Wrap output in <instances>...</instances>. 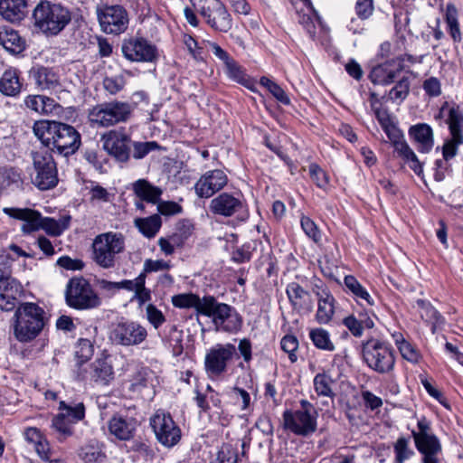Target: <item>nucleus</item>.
<instances>
[{
    "instance_id": "3c124183",
    "label": "nucleus",
    "mask_w": 463,
    "mask_h": 463,
    "mask_svg": "<svg viewBox=\"0 0 463 463\" xmlns=\"http://www.w3.org/2000/svg\"><path fill=\"white\" fill-rule=\"evenodd\" d=\"M238 449L231 444H223L217 453L216 463H238Z\"/></svg>"
},
{
    "instance_id": "338daca9",
    "label": "nucleus",
    "mask_w": 463,
    "mask_h": 463,
    "mask_svg": "<svg viewBox=\"0 0 463 463\" xmlns=\"http://www.w3.org/2000/svg\"><path fill=\"white\" fill-rule=\"evenodd\" d=\"M304 232L315 242H318L321 239L320 232L317 224L307 216H303L300 221Z\"/></svg>"
},
{
    "instance_id": "0eeeda50",
    "label": "nucleus",
    "mask_w": 463,
    "mask_h": 463,
    "mask_svg": "<svg viewBox=\"0 0 463 463\" xmlns=\"http://www.w3.org/2000/svg\"><path fill=\"white\" fill-rule=\"evenodd\" d=\"M66 304L77 310H87L98 307L101 301L91 284L85 278H71L65 289Z\"/></svg>"
},
{
    "instance_id": "6e6d98bb",
    "label": "nucleus",
    "mask_w": 463,
    "mask_h": 463,
    "mask_svg": "<svg viewBox=\"0 0 463 463\" xmlns=\"http://www.w3.org/2000/svg\"><path fill=\"white\" fill-rule=\"evenodd\" d=\"M93 345L89 339L81 338L78 341L75 355L79 359V363L87 362L93 355Z\"/></svg>"
},
{
    "instance_id": "774afa93",
    "label": "nucleus",
    "mask_w": 463,
    "mask_h": 463,
    "mask_svg": "<svg viewBox=\"0 0 463 463\" xmlns=\"http://www.w3.org/2000/svg\"><path fill=\"white\" fill-rule=\"evenodd\" d=\"M224 65L226 73L231 79L239 83H242L245 81V74L241 67L232 58Z\"/></svg>"
},
{
    "instance_id": "0e129e2a",
    "label": "nucleus",
    "mask_w": 463,
    "mask_h": 463,
    "mask_svg": "<svg viewBox=\"0 0 463 463\" xmlns=\"http://www.w3.org/2000/svg\"><path fill=\"white\" fill-rule=\"evenodd\" d=\"M146 318L149 323L157 329L165 322V317L162 311L159 310L155 305L148 304L146 308Z\"/></svg>"
},
{
    "instance_id": "c756f323",
    "label": "nucleus",
    "mask_w": 463,
    "mask_h": 463,
    "mask_svg": "<svg viewBox=\"0 0 463 463\" xmlns=\"http://www.w3.org/2000/svg\"><path fill=\"white\" fill-rule=\"evenodd\" d=\"M26 14V0H0V14L6 21L19 23Z\"/></svg>"
},
{
    "instance_id": "72a5a7b5",
    "label": "nucleus",
    "mask_w": 463,
    "mask_h": 463,
    "mask_svg": "<svg viewBox=\"0 0 463 463\" xmlns=\"http://www.w3.org/2000/svg\"><path fill=\"white\" fill-rule=\"evenodd\" d=\"M22 90L19 72L16 69L6 70L0 78V92L5 96L15 97Z\"/></svg>"
},
{
    "instance_id": "2f4dec72",
    "label": "nucleus",
    "mask_w": 463,
    "mask_h": 463,
    "mask_svg": "<svg viewBox=\"0 0 463 463\" xmlns=\"http://www.w3.org/2000/svg\"><path fill=\"white\" fill-rule=\"evenodd\" d=\"M0 44L13 55L22 53L26 48L25 40L19 35L18 32L8 27L0 30Z\"/></svg>"
},
{
    "instance_id": "dca6fc26",
    "label": "nucleus",
    "mask_w": 463,
    "mask_h": 463,
    "mask_svg": "<svg viewBox=\"0 0 463 463\" xmlns=\"http://www.w3.org/2000/svg\"><path fill=\"white\" fill-rule=\"evenodd\" d=\"M383 129L392 144L398 156L402 157L406 164L409 165V167L417 175H420L423 171L422 163L420 162L415 153L405 141L402 132L396 127L393 122L383 128Z\"/></svg>"
},
{
    "instance_id": "052dcab7",
    "label": "nucleus",
    "mask_w": 463,
    "mask_h": 463,
    "mask_svg": "<svg viewBox=\"0 0 463 463\" xmlns=\"http://www.w3.org/2000/svg\"><path fill=\"white\" fill-rule=\"evenodd\" d=\"M397 348L403 359L412 364H417L420 361V354L419 351L410 342H399Z\"/></svg>"
},
{
    "instance_id": "a878e982",
    "label": "nucleus",
    "mask_w": 463,
    "mask_h": 463,
    "mask_svg": "<svg viewBox=\"0 0 463 463\" xmlns=\"http://www.w3.org/2000/svg\"><path fill=\"white\" fill-rule=\"evenodd\" d=\"M36 88L40 90H53L60 85V79L53 69L43 65L33 66L29 71Z\"/></svg>"
},
{
    "instance_id": "f8f14e48",
    "label": "nucleus",
    "mask_w": 463,
    "mask_h": 463,
    "mask_svg": "<svg viewBox=\"0 0 463 463\" xmlns=\"http://www.w3.org/2000/svg\"><path fill=\"white\" fill-rule=\"evenodd\" d=\"M98 19L104 33L115 35L126 32L129 24L128 11L119 5H105L98 9Z\"/></svg>"
},
{
    "instance_id": "423d86ee",
    "label": "nucleus",
    "mask_w": 463,
    "mask_h": 463,
    "mask_svg": "<svg viewBox=\"0 0 463 463\" xmlns=\"http://www.w3.org/2000/svg\"><path fill=\"white\" fill-rule=\"evenodd\" d=\"M92 248L95 263L103 269H111L117 255L125 250V238L119 232L101 233L95 237Z\"/></svg>"
},
{
    "instance_id": "4c0bfd02",
    "label": "nucleus",
    "mask_w": 463,
    "mask_h": 463,
    "mask_svg": "<svg viewBox=\"0 0 463 463\" xmlns=\"http://www.w3.org/2000/svg\"><path fill=\"white\" fill-rule=\"evenodd\" d=\"M135 226L146 238H154L162 226V220L159 214H153L146 218L135 219Z\"/></svg>"
},
{
    "instance_id": "473e14b6",
    "label": "nucleus",
    "mask_w": 463,
    "mask_h": 463,
    "mask_svg": "<svg viewBox=\"0 0 463 463\" xmlns=\"http://www.w3.org/2000/svg\"><path fill=\"white\" fill-rule=\"evenodd\" d=\"M134 194L146 203L156 204L160 200L163 190L152 184L146 179H138L132 184Z\"/></svg>"
},
{
    "instance_id": "6e6552de",
    "label": "nucleus",
    "mask_w": 463,
    "mask_h": 463,
    "mask_svg": "<svg viewBox=\"0 0 463 463\" xmlns=\"http://www.w3.org/2000/svg\"><path fill=\"white\" fill-rule=\"evenodd\" d=\"M34 175L33 184L42 191L55 187L59 182L58 170L52 154L46 148H39L31 153Z\"/></svg>"
},
{
    "instance_id": "c03bdc74",
    "label": "nucleus",
    "mask_w": 463,
    "mask_h": 463,
    "mask_svg": "<svg viewBox=\"0 0 463 463\" xmlns=\"http://www.w3.org/2000/svg\"><path fill=\"white\" fill-rule=\"evenodd\" d=\"M415 446L420 453L439 452L441 446L438 438L434 434H430L420 438L414 439Z\"/></svg>"
},
{
    "instance_id": "b1692460",
    "label": "nucleus",
    "mask_w": 463,
    "mask_h": 463,
    "mask_svg": "<svg viewBox=\"0 0 463 463\" xmlns=\"http://www.w3.org/2000/svg\"><path fill=\"white\" fill-rule=\"evenodd\" d=\"M286 294L293 308L298 312L308 311L313 308V301L310 293L298 282H290L287 285Z\"/></svg>"
},
{
    "instance_id": "680f3d73",
    "label": "nucleus",
    "mask_w": 463,
    "mask_h": 463,
    "mask_svg": "<svg viewBox=\"0 0 463 463\" xmlns=\"http://www.w3.org/2000/svg\"><path fill=\"white\" fill-rule=\"evenodd\" d=\"M145 284V274H139L137 276V289L135 290V298L137 299L140 306L151 299V291L146 288Z\"/></svg>"
},
{
    "instance_id": "ddd939ff",
    "label": "nucleus",
    "mask_w": 463,
    "mask_h": 463,
    "mask_svg": "<svg viewBox=\"0 0 463 463\" xmlns=\"http://www.w3.org/2000/svg\"><path fill=\"white\" fill-rule=\"evenodd\" d=\"M245 208L246 205L241 197L228 192L219 194L209 203L212 214L224 218L236 216L242 221L248 216Z\"/></svg>"
},
{
    "instance_id": "393cba45",
    "label": "nucleus",
    "mask_w": 463,
    "mask_h": 463,
    "mask_svg": "<svg viewBox=\"0 0 463 463\" xmlns=\"http://www.w3.org/2000/svg\"><path fill=\"white\" fill-rule=\"evenodd\" d=\"M213 322L217 329H222L225 332H233L241 328V319L234 309L223 303L219 307V311L213 318Z\"/></svg>"
},
{
    "instance_id": "f3484780",
    "label": "nucleus",
    "mask_w": 463,
    "mask_h": 463,
    "mask_svg": "<svg viewBox=\"0 0 463 463\" xmlns=\"http://www.w3.org/2000/svg\"><path fill=\"white\" fill-rule=\"evenodd\" d=\"M282 416L284 429L295 435L307 437L317 430V411L309 413L296 410H286Z\"/></svg>"
},
{
    "instance_id": "e433bc0d",
    "label": "nucleus",
    "mask_w": 463,
    "mask_h": 463,
    "mask_svg": "<svg viewBox=\"0 0 463 463\" xmlns=\"http://www.w3.org/2000/svg\"><path fill=\"white\" fill-rule=\"evenodd\" d=\"M71 219V215H63L59 220L51 217H43L41 229L48 235L57 237L69 228Z\"/></svg>"
},
{
    "instance_id": "de8ad7c7",
    "label": "nucleus",
    "mask_w": 463,
    "mask_h": 463,
    "mask_svg": "<svg viewBox=\"0 0 463 463\" xmlns=\"http://www.w3.org/2000/svg\"><path fill=\"white\" fill-rule=\"evenodd\" d=\"M22 184L21 173L14 167H5L0 172V184L8 187L15 184L17 187Z\"/></svg>"
},
{
    "instance_id": "39448f33",
    "label": "nucleus",
    "mask_w": 463,
    "mask_h": 463,
    "mask_svg": "<svg viewBox=\"0 0 463 463\" xmlns=\"http://www.w3.org/2000/svg\"><path fill=\"white\" fill-rule=\"evenodd\" d=\"M132 112L133 107L130 103L113 100L94 106L90 109L88 118L92 125L109 128L127 122Z\"/></svg>"
},
{
    "instance_id": "412c9836",
    "label": "nucleus",
    "mask_w": 463,
    "mask_h": 463,
    "mask_svg": "<svg viewBox=\"0 0 463 463\" xmlns=\"http://www.w3.org/2000/svg\"><path fill=\"white\" fill-rule=\"evenodd\" d=\"M403 70L404 60L397 57L374 66L369 73V79L373 84L389 85L394 82Z\"/></svg>"
},
{
    "instance_id": "bf43d9fd",
    "label": "nucleus",
    "mask_w": 463,
    "mask_h": 463,
    "mask_svg": "<svg viewBox=\"0 0 463 463\" xmlns=\"http://www.w3.org/2000/svg\"><path fill=\"white\" fill-rule=\"evenodd\" d=\"M125 85L126 80L122 75L105 77L103 80V87L110 95L118 94L124 89Z\"/></svg>"
},
{
    "instance_id": "79ce46f5",
    "label": "nucleus",
    "mask_w": 463,
    "mask_h": 463,
    "mask_svg": "<svg viewBox=\"0 0 463 463\" xmlns=\"http://www.w3.org/2000/svg\"><path fill=\"white\" fill-rule=\"evenodd\" d=\"M172 303L175 307L179 308H195L196 312L199 313V309L202 304V298L195 294H179L172 298Z\"/></svg>"
},
{
    "instance_id": "7c9ffc66",
    "label": "nucleus",
    "mask_w": 463,
    "mask_h": 463,
    "mask_svg": "<svg viewBox=\"0 0 463 463\" xmlns=\"http://www.w3.org/2000/svg\"><path fill=\"white\" fill-rule=\"evenodd\" d=\"M409 135L417 144L420 152L428 153L431 150L434 144L433 132L428 124L420 123L411 127Z\"/></svg>"
},
{
    "instance_id": "4d7b16f0",
    "label": "nucleus",
    "mask_w": 463,
    "mask_h": 463,
    "mask_svg": "<svg viewBox=\"0 0 463 463\" xmlns=\"http://www.w3.org/2000/svg\"><path fill=\"white\" fill-rule=\"evenodd\" d=\"M409 91H410L409 78L403 77L389 91V98L392 100H396V99L403 100L407 98Z\"/></svg>"
},
{
    "instance_id": "a18cd8bd",
    "label": "nucleus",
    "mask_w": 463,
    "mask_h": 463,
    "mask_svg": "<svg viewBox=\"0 0 463 463\" xmlns=\"http://www.w3.org/2000/svg\"><path fill=\"white\" fill-rule=\"evenodd\" d=\"M446 22L449 28V33L455 42H460L461 33L458 22V11L453 5L449 4L446 9Z\"/></svg>"
},
{
    "instance_id": "58836bf2",
    "label": "nucleus",
    "mask_w": 463,
    "mask_h": 463,
    "mask_svg": "<svg viewBox=\"0 0 463 463\" xmlns=\"http://www.w3.org/2000/svg\"><path fill=\"white\" fill-rule=\"evenodd\" d=\"M346 288L354 295V298L360 302L364 301L369 306L374 305L373 298L370 296L368 291L361 285L355 277L347 275L344 279Z\"/></svg>"
},
{
    "instance_id": "603ef678",
    "label": "nucleus",
    "mask_w": 463,
    "mask_h": 463,
    "mask_svg": "<svg viewBox=\"0 0 463 463\" xmlns=\"http://www.w3.org/2000/svg\"><path fill=\"white\" fill-rule=\"evenodd\" d=\"M223 303H220L213 296H204L202 298V304L199 309V313L205 317H211L212 319L216 316L219 311V307Z\"/></svg>"
},
{
    "instance_id": "f03ea898",
    "label": "nucleus",
    "mask_w": 463,
    "mask_h": 463,
    "mask_svg": "<svg viewBox=\"0 0 463 463\" xmlns=\"http://www.w3.org/2000/svg\"><path fill=\"white\" fill-rule=\"evenodd\" d=\"M34 26L47 36H55L71 21V10L60 3L41 0L33 9Z\"/></svg>"
},
{
    "instance_id": "13d9d810",
    "label": "nucleus",
    "mask_w": 463,
    "mask_h": 463,
    "mask_svg": "<svg viewBox=\"0 0 463 463\" xmlns=\"http://www.w3.org/2000/svg\"><path fill=\"white\" fill-rule=\"evenodd\" d=\"M418 303L422 305L423 312L421 313V317L432 324V330L434 331L436 326L443 323L442 316L432 306L425 305L423 301H419Z\"/></svg>"
},
{
    "instance_id": "f704fd0d",
    "label": "nucleus",
    "mask_w": 463,
    "mask_h": 463,
    "mask_svg": "<svg viewBox=\"0 0 463 463\" xmlns=\"http://www.w3.org/2000/svg\"><path fill=\"white\" fill-rule=\"evenodd\" d=\"M73 423L65 413H59L52 418V430L59 441H63L73 435Z\"/></svg>"
},
{
    "instance_id": "5701e85b",
    "label": "nucleus",
    "mask_w": 463,
    "mask_h": 463,
    "mask_svg": "<svg viewBox=\"0 0 463 463\" xmlns=\"http://www.w3.org/2000/svg\"><path fill=\"white\" fill-rule=\"evenodd\" d=\"M4 213L8 216L24 222L21 230L29 234L41 230L42 214L30 208H4Z\"/></svg>"
},
{
    "instance_id": "a19ab883",
    "label": "nucleus",
    "mask_w": 463,
    "mask_h": 463,
    "mask_svg": "<svg viewBox=\"0 0 463 463\" xmlns=\"http://www.w3.org/2000/svg\"><path fill=\"white\" fill-rule=\"evenodd\" d=\"M309 337L317 348L328 352L335 350V345L331 341L329 333L326 329H312L309 332Z\"/></svg>"
},
{
    "instance_id": "9d476101",
    "label": "nucleus",
    "mask_w": 463,
    "mask_h": 463,
    "mask_svg": "<svg viewBox=\"0 0 463 463\" xmlns=\"http://www.w3.org/2000/svg\"><path fill=\"white\" fill-rule=\"evenodd\" d=\"M150 426L157 441L166 448L174 447L181 439V430L168 412L157 411L150 418Z\"/></svg>"
},
{
    "instance_id": "f257e3e1",
    "label": "nucleus",
    "mask_w": 463,
    "mask_h": 463,
    "mask_svg": "<svg viewBox=\"0 0 463 463\" xmlns=\"http://www.w3.org/2000/svg\"><path fill=\"white\" fill-rule=\"evenodd\" d=\"M33 130L43 146L51 153L68 157L81 145L80 134L73 126L55 120H37Z\"/></svg>"
},
{
    "instance_id": "c85d7f7f",
    "label": "nucleus",
    "mask_w": 463,
    "mask_h": 463,
    "mask_svg": "<svg viewBox=\"0 0 463 463\" xmlns=\"http://www.w3.org/2000/svg\"><path fill=\"white\" fill-rule=\"evenodd\" d=\"M114 374L111 361L108 357L96 359L90 364V377L96 384H109L114 379Z\"/></svg>"
},
{
    "instance_id": "1a4fd4ad",
    "label": "nucleus",
    "mask_w": 463,
    "mask_h": 463,
    "mask_svg": "<svg viewBox=\"0 0 463 463\" xmlns=\"http://www.w3.org/2000/svg\"><path fill=\"white\" fill-rule=\"evenodd\" d=\"M436 118H445V123L450 131L451 137L445 141L442 147L443 157L448 161L455 156L458 145L462 143L460 107L455 103L445 101Z\"/></svg>"
},
{
    "instance_id": "9b49d317",
    "label": "nucleus",
    "mask_w": 463,
    "mask_h": 463,
    "mask_svg": "<svg viewBox=\"0 0 463 463\" xmlns=\"http://www.w3.org/2000/svg\"><path fill=\"white\" fill-rule=\"evenodd\" d=\"M198 11L213 30L227 33L232 29V16L220 0H200Z\"/></svg>"
},
{
    "instance_id": "37998d69",
    "label": "nucleus",
    "mask_w": 463,
    "mask_h": 463,
    "mask_svg": "<svg viewBox=\"0 0 463 463\" xmlns=\"http://www.w3.org/2000/svg\"><path fill=\"white\" fill-rule=\"evenodd\" d=\"M334 381L326 373H317L314 377V388L318 396L333 397L335 395L332 390Z\"/></svg>"
},
{
    "instance_id": "5fc2aeb1",
    "label": "nucleus",
    "mask_w": 463,
    "mask_h": 463,
    "mask_svg": "<svg viewBox=\"0 0 463 463\" xmlns=\"http://www.w3.org/2000/svg\"><path fill=\"white\" fill-rule=\"evenodd\" d=\"M59 409L66 411V416L71 419L73 424L83 420L85 417V406L82 402L75 406H68L64 402H61Z\"/></svg>"
},
{
    "instance_id": "7ed1b4c3",
    "label": "nucleus",
    "mask_w": 463,
    "mask_h": 463,
    "mask_svg": "<svg viewBox=\"0 0 463 463\" xmlns=\"http://www.w3.org/2000/svg\"><path fill=\"white\" fill-rule=\"evenodd\" d=\"M14 318V334L21 343L35 339L48 322L44 309L33 302L21 303L15 309Z\"/></svg>"
},
{
    "instance_id": "4468645a",
    "label": "nucleus",
    "mask_w": 463,
    "mask_h": 463,
    "mask_svg": "<svg viewBox=\"0 0 463 463\" xmlns=\"http://www.w3.org/2000/svg\"><path fill=\"white\" fill-rule=\"evenodd\" d=\"M121 52L132 62H154L158 53L156 45L143 37H129L122 41Z\"/></svg>"
},
{
    "instance_id": "864d4df0",
    "label": "nucleus",
    "mask_w": 463,
    "mask_h": 463,
    "mask_svg": "<svg viewBox=\"0 0 463 463\" xmlns=\"http://www.w3.org/2000/svg\"><path fill=\"white\" fill-rule=\"evenodd\" d=\"M281 349L288 354V359L291 363H295L298 360L296 352L298 348V340L293 335H286L280 341Z\"/></svg>"
},
{
    "instance_id": "2eb2a0df",
    "label": "nucleus",
    "mask_w": 463,
    "mask_h": 463,
    "mask_svg": "<svg viewBox=\"0 0 463 463\" xmlns=\"http://www.w3.org/2000/svg\"><path fill=\"white\" fill-rule=\"evenodd\" d=\"M146 337V328L134 321L118 322L111 329L109 335V338L114 344L123 346L138 345Z\"/></svg>"
},
{
    "instance_id": "a211bd4d",
    "label": "nucleus",
    "mask_w": 463,
    "mask_h": 463,
    "mask_svg": "<svg viewBox=\"0 0 463 463\" xmlns=\"http://www.w3.org/2000/svg\"><path fill=\"white\" fill-rule=\"evenodd\" d=\"M236 354V347L232 344H218L211 348L204 358V367L207 374L217 377L227 370L228 363Z\"/></svg>"
},
{
    "instance_id": "bb28decb",
    "label": "nucleus",
    "mask_w": 463,
    "mask_h": 463,
    "mask_svg": "<svg viewBox=\"0 0 463 463\" xmlns=\"http://www.w3.org/2000/svg\"><path fill=\"white\" fill-rule=\"evenodd\" d=\"M137 420L134 418L116 414L109 420V430L120 440H129L134 437Z\"/></svg>"
},
{
    "instance_id": "aec40b11",
    "label": "nucleus",
    "mask_w": 463,
    "mask_h": 463,
    "mask_svg": "<svg viewBox=\"0 0 463 463\" xmlns=\"http://www.w3.org/2000/svg\"><path fill=\"white\" fill-rule=\"evenodd\" d=\"M228 184L226 174L220 169L205 172L194 184L195 194L200 198H210Z\"/></svg>"
},
{
    "instance_id": "49530a36",
    "label": "nucleus",
    "mask_w": 463,
    "mask_h": 463,
    "mask_svg": "<svg viewBox=\"0 0 463 463\" xmlns=\"http://www.w3.org/2000/svg\"><path fill=\"white\" fill-rule=\"evenodd\" d=\"M260 84L267 88V90L272 94V96L283 105H289L290 99L284 91V90L276 82L267 77L260 79Z\"/></svg>"
},
{
    "instance_id": "c9c22d12",
    "label": "nucleus",
    "mask_w": 463,
    "mask_h": 463,
    "mask_svg": "<svg viewBox=\"0 0 463 463\" xmlns=\"http://www.w3.org/2000/svg\"><path fill=\"white\" fill-rule=\"evenodd\" d=\"M78 455L85 463H102L106 459L102 446L96 440H91L82 446Z\"/></svg>"
},
{
    "instance_id": "4be33fe9",
    "label": "nucleus",
    "mask_w": 463,
    "mask_h": 463,
    "mask_svg": "<svg viewBox=\"0 0 463 463\" xmlns=\"http://www.w3.org/2000/svg\"><path fill=\"white\" fill-rule=\"evenodd\" d=\"M21 291V285L10 277L8 273L0 274V308L5 311L14 309L18 303L17 296Z\"/></svg>"
},
{
    "instance_id": "8fccbe9b",
    "label": "nucleus",
    "mask_w": 463,
    "mask_h": 463,
    "mask_svg": "<svg viewBox=\"0 0 463 463\" xmlns=\"http://www.w3.org/2000/svg\"><path fill=\"white\" fill-rule=\"evenodd\" d=\"M395 462L403 463L413 455V451L409 449V439L400 437L394 444Z\"/></svg>"
},
{
    "instance_id": "e2e57ef3",
    "label": "nucleus",
    "mask_w": 463,
    "mask_h": 463,
    "mask_svg": "<svg viewBox=\"0 0 463 463\" xmlns=\"http://www.w3.org/2000/svg\"><path fill=\"white\" fill-rule=\"evenodd\" d=\"M309 175L318 187L326 188L328 184L329 177L318 165L311 164L309 165Z\"/></svg>"
},
{
    "instance_id": "69168bd1",
    "label": "nucleus",
    "mask_w": 463,
    "mask_h": 463,
    "mask_svg": "<svg viewBox=\"0 0 463 463\" xmlns=\"http://www.w3.org/2000/svg\"><path fill=\"white\" fill-rule=\"evenodd\" d=\"M183 43L187 48L189 53L192 55V57L200 61H203V48L198 45L197 41L189 34H184L183 36Z\"/></svg>"
},
{
    "instance_id": "20e7f679",
    "label": "nucleus",
    "mask_w": 463,
    "mask_h": 463,
    "mask_svg": "<svg viewBox=\"0 0 463 463\" xmlns=\"http://www.w3.org/2000/svg\"><path fill=\"white\" fill-rule=\"evenodd\" d=\"M363 361L379 374H390L395 366L394 349L388 342L370 337L361 343Z\"/></svg>"
},
{
    "instance_id": "ea45409f",
    "label": "nucleus",
    "mask_w": 463,
    "mask_h": 463,
    "mask_svg": "<svg viewBox=\"0 0 463 463\" xmlns=\"http://www.w3.org/2000/svg\"><path fill=\"white\" fill-rule=\"evenodd\" d=\"M343 324L355 337H360L363 335L364 328L371 329L374 326V322L370 317H366L365 319H357L354 315L344 318Z\"/></svg>"
},
{
    "instance_id": "6ab92c4d",
    "label": "nucleus",
    "mask_w": 463,
    "mask_h": 463,
    "mask_svg": "<svg viewBox=\"0 0 463 463\" xmlns=\"http://www.w3.org/2000/svg\"><path fill=\"white\" fill-rule=\"evenodd\" d=\"M103 148L118 162L126 163L130 157V137L123 132L110 130L102 136Z\"/></svg>"
},
{
    "instance_id": "09e8293b",
    "label": "nucleus",
    "mask_w": 463,
    "mask_h": 463,
    "mask_svg": "<svg viewBox=\"0 0 463 463\" xmlns=\"http://www.w3.org/2000/svg\"><path fill=\"white\" fill-rule=\"evenodd\" d=\"M161 149L162 146L156 141L134 142L133 157L135 159H142L150 152Z\"/></svg>"
},
{
    "instance_id": "cd10ccee",
    "label": "nucleus",
    "mask_w": 463,
    "mask_h": 463,
    "mask_svg": "<svg viewBox=\"0 0 463 463\" xmlns=\"http://www.w3.org/2000/svg\"><path fill=\"white\" fill-rule=\"evenodd\" d=\"M317 298V311L316 314L317 321L319 324H327L331 321L335 314V298L327 288H322L316 291L313 288Z\"/></svg>"
}]
</instances>
